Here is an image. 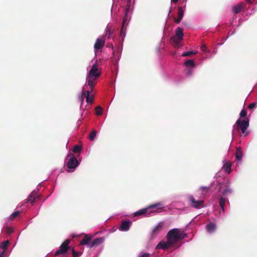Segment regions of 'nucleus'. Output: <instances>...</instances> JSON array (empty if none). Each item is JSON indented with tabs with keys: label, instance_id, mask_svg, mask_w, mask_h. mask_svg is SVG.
<instances>
[{
	"label": "nucleus",
	"instance_id": "72a5a7b5",
	"mask_svg": "<svg viewBox=\"0 0 257 257\" xmlns=\"http://www.w3.org/2000/svg\"><path fill=\"white\" fill-rule=\"evenodd\" d=\"M95 110H96V114L97 115H100L102 113L101 107L98 106L96 107Z\"/></svg>",
	"mask_w": 257,
	"mask_h": 257
},
{
	"label": "nucleus",
	"instance_id": "f3484780",
	"mask_svg": "<svg viewBox=\"0 0 257 257\" xmlns=\"http://www.w3.org/2000/svg\"><path fill=\"white\" fill-rule=\"evenodd\" d=\"M244 5L243 3H239L237 5L233 6L232 7V10L234 13L237 14L241 12V10L244 7Z\"/></svg>",
	"mask_w": 257,
	"mask_h": 257
},
{
	"label": "nucleus",
	"instance_id": "9b49d317",
	"mask_svg": "<svg viewBox=\"0 0 257 257\" xmlns=\"http://www.w3.org/2000/svg\"><path fill=\"white\" fill-rule=\"evenodd\" d=\"M67 167L69 169H75L78 165L77 159L72 155L67 163Z\"/></svg>",
	"mask_w": 257,
	"mask_h": 257
},
{
	"label": "nucleus",
	"instance_id": "6ab92c4d",
	"mask_svg": "<svg viewBox=\"0 0 257 257\" xmlns=\"http://www.w3.org/2000/svg\"><path fill=\"white\" fill-rule=\"evenodd\" d=\"M164 225L163 222H160L157 226H156L152 231V234L154 235H156L158 234L159 232L161 231L162 229V227Z\"/></svg>",
	"mask_w": 257,
	"mask_h": 257
},
{
	"label": "nucleus",
	"instance_id": "aec40b11",
	"mask_svg": "<svg viewBox=\"0 0 257 257\" xmlns=\"http://www.w3.org/2000/svg\"><path fill=\"white\" fill-rule=\"evenodd\" d=\"M91 237L88 235H86L85 237L80 241V244L81 245L88 244L91 242Z\"/></svg>",
	"mask_w": 257,
	"mask_h": 257
},
{
	"label": "nucleus",
	"instance_id": "79ce46f5",
	"mask_svg": "<svg viewBox=\"0 0 257 257\" xmlns=\"http://www.w3.org/2000/svg\"><path fill=\"white\" fill-rule=\"evenodd\" d=\"M13 232V230L11 229H9L8 230V233H10Z\"/></svg>",
	"mask_w": 257,
	"mask_h": 257
},
{
	"label": "nucleus",
	"instance_id": "5701e85b",
	"mask_svg": "<svg viewBox=\"0 0 257 257\" xmlns=\"http://www.w3.org/2000/svg\"><path fill=\"white\" fill-rule=\"evenodd\" d=\"M219 204L222 210L224 212V206L225 204V198L221 197L219 201Z\"/></svg>",
	"mask_w": 257,
	"mask_h": 257
},
{
	"label": "nucleus",
	"instance_id": "f8f14e48",
	"mask_svg": "<svg viewBox=\"0 0 257 257\" xmlns=\"http://www.w3.org/2000/svg\"><path fill=\"white\" fill-rule=\"evenodd\" d=\"M172 245L170 243L169 241L167 240V241L162 240L156 246V249H167L169 247H171Z\"/></svg>",
	"mask_w": 257,
	"mask_h": 257
},
{
	"label": "nucleus",
	"instance_id": "6e6552de",
	"mask_svg": "<svg viewBox=\"0 0 257 257\" xmlns=\"http://www.w3.org/2000/svg\"><path fill=\"white\" fill-rule=\"evenodd\" d=\"M127 21V12H126L125 16L124 17L122 22L121 30L120 32V36L121 37V39L122 41H123L125 36V31L126 29V23Z\"/></svg>",
	"mask_w": 257,
	"mask_h": 257
},
{
	"label": "nucleus",
	"instance_id": "393cba45",
	"mask_svg": "<svg viewBox=\"0 0 257 257\" xmlns=\"http://www.w3.org/2000/svg\"><path fill=\"white\" fill-rule=\"evenodd\" d=\"M184 65L186 67H194L195 66V63L194 61L193 60H188L187 61H185L184 63Z\"/></svg>",
	"mask_w": 257,
	"mask_h": 257
},
{
	"label": "nucleus",
	"instance_id": "dca6fc26",
	"mask_svg": "<svg viewBox=\"0 0 257 257\" xmlns=\"http://www.w3.org/2000/svg\"><path fill=\"white\" fill-rule=\"evenodd\" d=\"M131 222L128 220H124L122 221L120 229L121 231H127L130 226Z\"/></svg>",
	"mask_w": 257,
	"mask_h": 257
},
{
	"label": "nucleus",
	"instance_id": "c03bdc74",
	"mask_svg": "<svg viewBox=\"0 0 257 257\" xmlns=\"http://www.w3.org/2000/svg\"><path fill=\"white\" fill-rule=\"evenodd\" d=\"M248 134V133H245V136H246Z\"/></svg>",
	"mask_w": 257,
	"mask_h": 257
},
{
	"label": "nucleus",
	"instance_id": "7ed1b4c3",
	"mask_svg": "<svg viewBox=\"0 0 257 257\" xmlns=\"http://www.w3.org/2000/svg\"><path fill=\"white\" fill-rule=\"evenodd\" d=\"M152 209L153 212H161L163 209L162 204L161 203H157L150 205L148 208L140 209L134 213V216H137L144 214L147 213L148 209Z\"/></svg>",
	"mask_w": 257,
	"mask_h": 257
},
{
	"label": "nucleus",
	"instance_id": "a211bd4d",
	"mask_svg": "<svg viewBox=\"0 0 257 257\" xmlns=\"http://www.w3.org/2000/svg\"><path fill=\"white\" fill-rule=\"evenodd\" d=\"M235 155V159H236V160H237L238 161L241 160V159H242V155H243V153H242V152L241 151V148L238 147L236 149Z\"/></svg>",
	"mask_w": 257,
	"mask_h": 257
},
{
	"label": "nucleus",
	"instance_id": "20e7f679",
	"mask_svg": "<svg viewBox=\"0 0 257 257\" xmlns=\"http://www.w3.org/2000/svg\"><path fill=\"white\" fill-rule=\"evenodd\" d=\"M248 126L249 119L248 118H245L243 120H241V118H239L237 120L235 124L233 125V132L234 131H238L240 130L242 134H245Z\"/></svg>",
	"mask_w": 257,
	"mask_h": 257
},
{
	"label": "nucleus",
	"instance_id": "a878e982",
	"mask_svg": "<svg viewBox=\"0 0 257 257\" xmlns=\"http://www.w3.org/2000/svg\"><path fill=\"white\" fill-rule=\"evenodd\" d=\"M113 31L111 30L110 28L107 27L106 29V33L105 35L107 37L108 39H110L112 35Z\"/></svg>",
	"mask_w": 257,
	"mask_h": 257
},
{
	"label": "nucleus",
	"instance_id": "f704fd0d",
	"mask_svg": "<svg viewBox=\"0 0 257 257\" xmlns=\"http://www.w3.org/2000/svg\"><path fill=\"white\" fill-rule=\"evenodd\" d=\"M86 102L88 103H92L93 102V95H89V97H88L86 99Z\"/></svg>",
	"mask_w": 257,
	"mask_h": 257
},
{
	"label": "nucleus",
	"instance_id": "4c0bfd02",
	"mask_svg": "<svg viewBox=\"0 0 257 257\" xmlns=\"http://www.w3.org/2000/svg\"><path fill=\"white\" fill-rule=\"evenodd\" d=\"M131 0H127V4H126V9H127V11H128L130 8V6H131Z\"/></svg>",
	"mask_w": 257,
	"mask_h": 257
},
{
	"label": "nucleus",
	"instance_id": "ea45409f",
	"mask_svg": "<svg viewBox=\"0 0 257 257\" xmlns=\"http://www.w3.org/2000/svg\"><path fill=\"white\" fill-rule=\"evenodd\" d=\"M206 48V46L205 45L201 46V50L204 52L205 51Z\"/></svg>",
	"mask_w": 257,
	"mask_h": 257
},
{
	"label": "nucleus",
	"instance_id": "0eeeda50",
	"mask_svg": "<svg viewBox=\"0 0 257 257\" xmlns=\"http://www.w3.org/2000/svg\"><path fill=\"white\" fill-rule=\"evenodd\" d=\"M175 37H172L171 40L173 41L174 43H175L177 45H178V41H182L183 39L184 33H183V29L180 27H178L175 31Z\"/></svg>",
	"mask_w": 257,
	"mask_h": 257
},
{
	"label": "nucleus",
	"instance_id": "7c9ffc66",
	"mask_svg": "<svg viewBox=\"0 0 257 257\" xmlns=\"http://www.w3.org/2000/svg\"><path fill=\"white\" fill-rule=\"evenodd\" d=\"M196 53H197V52H195V51H187V52H185L184 53H183L182 56L183 57L189 56L191 55H194Z\"/></svg>",
	"mask_w": 257,
	"mask_h": 257
},
{
	"label": "nucleus",
	"instance_id": "c756f323",
	"mask_svg": "<svg viewBox=\"0 0 257 257\" xmlns=\"http://www.w3.org/2000/svg\"><path fill=\"white\" fill-rule=\"evenodd\" d=\"M20 211H15L10 216V219L11 220H13L15 219V218L18 216L20 215Z\"/></svg>",
	"mask_w": 257,
	"mask_h": 257
},
{
	"label": "nucleus",
	"instance_id": "c9c22d12",
	"mask_svg": "<svg viewBox=\"0 0 257 257\" xmlns=\"http://www.w3.org/2000/svg\"><path fill=\"white\" fill-rule=\"evenodd\" d=\"M239 115H240V117L243 118V117H246V115H247L246 111L244 109H242L240 112Z\"/></svg>",
	"mask_w": 257,
	"mask_h": 257
},
{
	"label": "nucleus",
	"instance_id": "f03ea898",
	"mask_svg": "<svg viewBox=\"0 0 257 257\" xmlns=\"http://www.w3.org/2000/svg\"><path fill=\"white\" fill-rule=\"evenodd\" d=\"M187 236L184 233H180L178 228H174L170 230L167 234V240L172 245L176 243L180 239H183Z\"/></svg>",
	"mask_w": 257,
	"mask_h": 257
},
{
	"label": "nucleus",
	"instance_id": "2eb2a0df",
	"mask_svg": "<svg viewBox=\"0 0 257 257\" xmlns=\"http://www.w3.org/2000/svg\"><path fill=\"white\" fill-rule=\"evenodd\" d=\"M184 16V11L182 7H179L178 8V17L177 19H175L174 22L176 24H179L182 20Z\"/></svg>",
	"mask_w": 257,
	"mask_h": 257
},
{
	"label": "nucleus",
	"instance_id": "4468645a",
	"mask_svg": "<svg viewBox=\"0 0 257 257\" xmlns=\"http://www.w3.org/2000/svg\"><path fill=\"white\" fill-rule=\"evenodd\" d=\"M105 44V40L102 38H97L94 45V48L96 50L102 49Z\"/></svg>",
	"mask_w": 257,
	"mask_h": 257
},
{
	"label": "nucleus",
	"instance_id": "c85d7f7f",
	"mask_svg": "<svg viewBox=\"0 0 257 257\" xmlns=\"http://www.w3.org/2000/svg\"><path fill=\"white\" fill-rule=\"evenodd\" d=\"M9 244V241L8 240L3 241L0 246L1 249H6L7 248L8 244Z\"/></svg>",
	"mask_w": 257,
	"mask_h": 257
},
{
	"label": "nucleus",
	"instance_id": "412c9836",
	"mask_svg": "<svg viewBox=\"0 0 257 257\" xmlns=\"http://www.w3.org/2000/svg\"><path fill=\"white\" fill-rule=\"evenodd\" d=\"M216 227V224L214 223L211 222L206 226V229L208 232H213Z\"/></svg>",
	"mask_w": 257,
	"mask_h": 257
},
{
	"label": "nucleus",
	"instance_id": "ddd939ff",
	"mask_svg": "<svg viewBox=\"0 0 257 257\" xmlns=\"http://www.w3.org/2000/svg\"><path fill=\"white\" fill-rule=\"evenodd\" d=\"M103 241V238L102 237H98L95 238L89 243L90 247H96L101 244Z\"/></svg>",
	"mask_w": 257,
	"mask_h": 257
},
{
	"label": "nucleus",
	"instance_id": "f257e3e1",
	"mask_svg": "<svg viewBox=\"0 0 257 257\" xmlns=\"http://www.w3.org/2000/svg\"><path fill=\"white\" fill-rule=\"evenodd\" d=\"M101 72L98 70L97 64L93 65L88 72L86 80L88 85L91 91L93 90L94 86L96 85V80L100 77Z\"/></svg>",
	"mask_w": 257,
	"mask_h": 257
},
{
	"label": "nucleus",
	"instance_id": "9d476101",
	"mask_svg": "<svg viewBox=\"0 0 257 257\" xmlns=\"http://www.w3.org/2000/svg\"><path fill=\"white\" fill-rule=\"evenodd\" d=\"M37 192L33 191L28 196L27 199V201L30 202L33 204L35 202L40 199V196L37 195Z\"/></svg>",
	"mask_w": 257,
	"mask_h": 257
},
{
	"label": "nucleus",
	"instance_id": "cd10ccee",
	"mask_svg": "<svg viewBox=\"0 0 257 257\" xmlns=\"http://www.w3.org/2000/svg\"><path fill=\"white\" fill-rule=\"evenodd\" d=\"M82 150V147L80 146L79 145H76L75 146L72 150V151L74 153H78L80 152V151Z\"/></svg>",
	"mask_w": 257,
	"mask_h": 257
},
{
	"label": "nucleus",
	"instance_id": "37998d69",
	"mask_svg": "<svg viewBox=\"0 0 257 257\" xmlns=\"http://www.w3.org/2000/svg\"><path fill=\"white\" fill-rule=\"evenodd\" d=\"M245 1H246L247 2L249 3L251 1V0H245Z\"/></svg>",
	"mask_w": 257,
	"mask_h": 257
},
{
	"label": "nucleus",
	"instance_id": "bb28decb",
	"mask_svg": "<svg viewBox=\"0 0 257 257\" xmlns=\"http://www.w3.org/2000/svg\"><path fill=\"white\" fill-rule=\"evenodd\" d=\"M96 133V131L95 130H93L89 134L88 138L91 141H93L94 140Z\"/></svg>",
	"mask_w": 257,
	"mask_h": 257
},
{
	"label": "nucleus",
	"instance_id": "e433bc0d",
	"mask_svg": "<svg viewBox=\"0 0 257 257\" xmlns=\"http://www.w3.org/2000/svg\"><path fill=\"white\" fill-rule=\"evenodd\" d=\"M256 105V103L254 102L251 103L249 104L248 106V108L249 109H252L254 107H255Z\"/></svg>",
	"mask_w": 257,
	"mask_h": 257
},
{
	"label": "nucleus",
	"instance_id": "a19ab883",
	"mask_svg": "<svg viewBox=\"0 0 257 257\" xmlns=\"http://www.w3.org/2000/svg\"><path fill=\"white\" fill-rule=\"evenodd\" d=\"M178 0H171L172 3H176Z\"/></svg>",
	"mask_w": 257,
	"mask_h": 257
},
{
	"label": "nucleus",
	"instance_id": "423d86ee",
	"mask_svg": "<svg viewBox=\"0 0 257 257\" xmlns=\"http://www.w3.org/2000/svg\"><path fill=\"white\" fill-rule=\"evenodd\" d=\"M70 242V239H66L60 245L59 249L56 251L55 253V255L58 256L59 255L65 253L70 247L69 246Z\"/></svg>",
	"mask_w": 257,
	"mask_h": 257
},
{
	"label": "nucleus",
	"instance_id": "473e14b6",
	"mask_svg": "<svg viewBox=\"0 0 257 257\" xmlns=\"http://www.w3.org/2000/svg\"><path fill=\"white\" fill-rule=\"evenodd\" d=\"M90 95V91L89 90H83L82 92V96H84L86 99Z\"/></svg>",
	"mask_w": 257,
	"mask_h": 257
},
{
	"label": "nucleus",
	"instance_id": "58836bf2",
	"mask_svg": "<svg viewBox=\"0 0 257 257\" xmlns=\"http://www.w3.org/2000/svg\"><path fill=\"white\" fill-rule=\"evenodd\" d=\"M139 257H150V254L149 253H145L140 255Z\"/></svg>",
	"mask_w": 257,
	"mask_h": 257
},
{
	"label": "nucleus",
	"instance_id": "1a4fd4ad",
	"mask_svg": "<svg viewBox=\"0 0 257 257\" xmlns=\"http://www.w3.org/2000/svg\"><path fill=\"white\" fill-rule=\"evenodd\" d=\"M212 186H201L197 191L201 195V198H204L205 196L209 192Z\"/></svg>",
	"mask_w": 257,
	"mask_h": 257
},
{
	"label": "nucleus",
	"instance_id": "b1692460",
	"mask_svg": "<svg viewBox=\"0 0 257 257\" xmlns=\"http://www.w3.org/2000/svg\"><path fill=\"white\" fill-rule=\"evenodd\" d=\"M231 192V189L229 187V186H226L225 189L222 192V194L224 196H226L230 194Z\"/></svg>",
	"mask_w": 257,
	"mask_h": 257
},
{
	"label": "nucleus",
	"instance_id": "2f4dec72",
	"mask_svg": "<svg viewBox=\"0 0 257 257\" xmlns=\"http://www.w3.org/2000/svg\"><path fill=\"white\" fill-rule=\"evenodd\" d=\"M72 253L73 257H79L82 254L81 252L76 251H75V250L73 248L72 250Z\"/></svg>",
	"mask_w": 257,
	"mask_h": 257
},
{
	"label": "nucleus",
	"instance_id": "4be33fe9",
	"mask_svg": "<svg viewBox=\"0 0 257 257\" xmlns=\"http://www.w3.org/2000/svg\"><path fill=\"white\" fill-rule=\"evenodd\" d=\"M231 168V164L230 163H226L223 166V169L228 174H229L230 173Z\"/></svg>",
	"mask_w": 257,
	"mask_h": 257
},
{
	"label": "nucleus",
	"instance_id": "39448f33",
	"mask_svg": "<svg viewBox=\"0 0 257 257\" xmlns=\"http://www.w3.org/2000/svg\"><path fill=\"white\" fill-rule=\"evenodd\" d=\"M190 206L195 209H200L204 206V201L203 200H196L193 195L188 197Z\"/></svg>",
	"mask_w": 257,
	"mask_h": 257
}]
</instances>
